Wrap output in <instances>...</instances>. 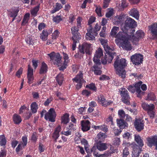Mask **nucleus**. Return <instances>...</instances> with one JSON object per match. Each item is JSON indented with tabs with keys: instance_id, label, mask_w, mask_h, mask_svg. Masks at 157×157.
<instances>
[{
	"instance_id": "f257e3e1",
	"label": "nucleus",
	"mask_w": 157,
	"mask_h": 157,
	"mask_svg": "<svg viewBox=\"0 0 157 157\" xmlns=\"http://www.w3.org/2000/svg\"><path fill=\"white\" fill-rule=\"evenodd\" d=\"M100 40L109 57L108 58L107 55H105V57L101 59V62L104 64H106L107 62L110 63L113 58V56H116V53L114 51V48H110L108 45L107 40L101 39Z\"/></svg>"
},
{
	"instance_id": "f03ea898",
	"label": "nucleus",
	"mask_w": 157,
	"mask_h": 157,
	"mask_svg": "<svg viewBox=\"0 0 157 157\" xmlns=\"http://www.w3.org/2000/svg\"><path fill=\"white\" fill-rule=\"evenodd\" d=\"M119 57L117 56L115 61L114 63V66L116 71V73L121 76L122 78H124L126 76V72L124 68L126 66V60L124 59H121L119 60Z\"/></svg>"
},
{
	"instance_id": "7ed1b4c3",
	"label": "nucleus",
	"mask_w": 157,
	"mask_h": 157,
	"mask_svg": "<svg viewBox=\"0 0 157 157\" xmlns=\"http://www.w3.org/2000/svg\"><path fill=\"white\" fill-rule=\"evenodd\" d=\"M121 29V31H120L117 34L119 30V27L116 26L113 27L110 33L111 36L119 39L121 38L124 39L125 37H126V36H128L127 34L125 32H123L122 28Z\"/></svg>"
},
{
	"instance_id": "20e7f679",
	"label": "nucleus",
	"mask_w": 157,
	"mask_h": 157,
	"mask_svg": "<svg viewBox=\"0 0 157 157\" xmlns=\"http://www.w3.org/2000/svg\"><path fill=\"white\" fill-rule=\"evenodd\" d=\"M128 36H126L124 39L122 38L120 39L122 40V41L121 43L120 46L123 49L126 51H130L132 49V46L131 44L128 41V40L130 39V36L127 34Z\"/></svg>"
},
{
	"instance_id": "39448f33",
	"label": "nucleus",
	"mask_w": 157,
	"mask_h": 157,
	"mask_svg": "<svg viewBox=\"0 0 157 157\" xmlns=\"http://www.w3.org/2000/svg\"><path fill=\"white\" fill-rule=\"evenodd\" d=\"M51 59V60L54 64L57 65L61 63V57L59 53L55 54L52 52L48 54Z\"/></svg>"
},
{
	"instance_id": "423d86ee",
	"label": "nucleus",
	"mask_w": 157,
	"mask_h": 157,
	"mask_svg": "<svg viewBox=\"0 0 157 157\" xmlns=\"http://www.w3.org/2000/svg\"><path fill=\"white\" fill-rule=\"evenodd\" d=\"M119 91L122 97V101L126 104H129L130 98L127 90L124 88H122L119 90Z\"/></svg>"
},
{
	"instance_id": "0eeeda50",
	"label": "nucleus",
	"mask_w": 157,
	"mask_h": 157,
	"mask_svg": "<svg viewBox=\"0 0 157 157\" xmlns=\"http://www.w3.org/2000/svg\"><path fill=\"white\" fill-rule=\"evenodd\" d=\"M56 117V112L53 108H51L45 115L44 118L47 120L54 122Z\"/></svg>"
},
{
	"instance_id": "6e6552de",
	"label": "nucleus",
	"mask_w": 157,
	"mask_h": 157,
	"mask_svg": "<svg viewBox=\"0 0 157 157\" xmlns=\"http://www.w3.org/2000/svg\"><path fill=\"white\" fill-rule=\"evenodd\" d=\"M82 76L83 74L80 72L72 79L73 81L78 83L76 85V88L77 89H80L82 86V83L85 82Z\"/></svg>"
},
{
	"instance_id": "1a4fd4ad",
	"label": "nucleus",
	"mask_w": 157,
	"mask_h": 157,
	"mask_svg": "<svg viewBox=\"0 0 157 157\" xmlns=\"http://www.w3.org/2000/svg\"><path fill=\"white\" fill-rule=\"evenodd\" d=\"M143 56L139 54H136L131 56V60L133 64L138 65L142 63L143 61Z\"/></svg>"
},
{
	"instance_id": "9d476101",
	"label": "nucleus",
	"mask_w": 157,
	"mask_h": 157,
	"mask_svg": "<svg viewBox=\"0 0 157 157\" xmlns=\"http://www.w3.org/2000/svg\"><path fill=\"white\" fill-rule=\"evenodd\" d=\"M136 24L135 21L132 18L129 17L127 18V19L125 21L124 28V29H128L130 28H134L136 26Z\"/></svg>"
},
{
	"instance_id": "9b49d317",
	"label": "nucleus",
	"mask_w": 157,
	"mask_h": 157,
	"mask_svg": "<svg viewBox=\"0 0 157 157\" xmlns=\"http://www.w3.org/2000/svg\"><path fill=\"white\" fill-rule=\"evenodd\" d=\"M103 55V52L101 49L99 48L98 50L96 51L94 58L93 61L96 64H100V60L99 59Z\"/></svg>"
},
{
	"instance_id": "f8f14e48",
	"label": "nucleus",
	"mask_w": 157,
	"mask_h": 157,
	"mask_svg": "<svg viewBox=\"0 0 157 157\" xmlns=\"http://www.w3.org/2000/svg\"><path fill=\"white\" fill-rule=\"evenodd\" d=\"M144 35V33L142 30L137 31L136 32V35L132 36V42L134 44H136V42L139 41V39L143 37Z\"/></svg>"
},
{
	"instance_id": "ddd939ff",
	"label": "nucleus",
	"mask_w": 157,
	"mask_h": 157,
	"mask_svg": "<svg viewBox=\"0 0 157 157\" xmlns=\"http://www.w3.org/2000/svg\"><path fill=\"white\" fill-rule=\"evenodd\" d=\"M149 27L153 39L157 40V23H153Z\"/></svg>"
},
{
	"instance_id": "4468645a",
	"label": "nucleus",
	"mask_w": 157,
	"mask_h": 157,
	"mask_svg": "<svg viewBox=\"0 0 157 157\" xmlns=\"http://www.w3.org/2000/svg\"><path fill=\"white\" fill-rule=\"evenodd\" d=\"M134 125L135 128L138 132L140 131L144 128L143 121L141 120L136 119L134 122Z\"/></svg>"
},
{
	"instance_id": "2eb2a0df",
	"label": "nucleus",
	"mask_w": 157,
	"mask_h": 157,
	"mask_svg": "<svg viewBox=\"0 0 157 157\" xmlns=\"http://www.w3.org/2000/svg\"><path fill=\"white\" fill-rule=\"evenodd\" d=\"M148 146L151 147L152 146L155 147V149L157 150V136H154L151 138H148Z\"/></svg>"
},
{
	"instance_id": "dca6fc26",
	"label": "nucleus",
	"mask_w": 157,
	"mask_h": 157,
	"mask_svg": "<svg viewBox=\"0 0 157 157\" xmlns=\"http://www.w3.org/2000/svg\"><path fill=\"white\" fill-rule=\"evenodd\" d=\"M155 106L153 104H148V115L150 118L153 119L155 115Z\"/></svg>"
},
{
	"instance_id": "f3484780",
	"label": "nucleus",
	"mask_w": 157,
	"mask_h": 157,
	"mask_svg": "<svg viewBox=\"0 0 157 157\" xmlns=\"http://www.w3.org/2000/svg\"><path fill=\"white\" fill-rule=\"evenodd\" d=\"M27 78L28 80V83L29 84L31 83L34 79L33 69L31 67V66L30 65H29L28 66Z\"/></svg>"
},
{
	"instance_id": "a211bd4d",
	"label": "nucleus",
	"mask_w": 157,
	"mask_h": 157,
	"mask_svg": "<svg viewBox=\"0 0 157 157\" xmlns=\"http://www.w3.org/2000/svg\"><path fill=\"white\" fill-rule=\"evenodd\" d=\"M81 124L82 129L83 131H87L90 129V123L88 120L81 121Z\"/></svg>"
},
{
	"instance_id": "6ab92c4d",
	"label": "nucleus",
	"mask_w": 157,
	"mask_h": 157,
	"mask_svg": "<svg viewBox=\"0 0 157 157\" xmlns=\"http://www.w3.org/2000/svg\"><path fill=\"white\" fill-rule=\"evenodd\" d=\"M79 29L77 27H73L71 28V30L73 35L72 38V39H76V40L80 39V35L79 33H78Z\"/></svg>"
},
{
	"instance_id": "aec40b11",
	"label": "nucleus",
	"mask_w": 157,
	"mask_h": 157,
	"mask_svg": "<svg viewBox=\"0 0 157 157\" xmlns=\"http://www.w3.org/2000/svg\"><path fill=\"white\" fill-rule=\"evenodd\" d=\"M98 101L102 106L105 107H106L110 105L112 103L111 101H107L104 96H101L98 98Z\"/></svg>"
},
{
	"instance_id": "412c9836",
	"label": "nucleus",
	"mask_w": 157,
	"mask_h": 157,
	"mask_svg": "<svg viewBox=\"0 0 157 157\" xmlns=\"http://www.w3.org/2000/svg\"><path fill=\"white\" fill-rule=\"evenodd\" d=\"M61 129V127L60 125L58 126L55 129L53 133L52 137L55 140V141L56 142L57 139L59 136V132Z\"/></svg>"
},
{
	"instance_id": "4be33fe9",
	"label": "nucleus",
	"mask_w": 157,
	"mask_h": 157,
	"mask_svg": "<svg viewBox=\"0 0 157 157\" xmlns=\"http://www.w3.org/2000/svg\"><path fill=\"white\" fill-rule=\"evenodd\" d=\"M97 33L94 31L91 33H87L86 34V37L87 40H95V36H96L97 35Z\"/></svg>"
},
{
	"instance_id": "5701e85b",
	"label": "nucleus",
	"mask_w": 157,
	"mask_h": 157,
	"mask_svg": "<svg viewBox=\"0 0 157 157\" xmlns=\"http://www.w3.org/2000/svg\"><path fill=\"white\" fill-rule=\"evenodd\" d=\"M19 11V8L18 7H15L11 10L10 15L11 17L13 18L12 21L15 20Z\"/></svg>"
},
{
	"instance_id": "b1692460",
	"label": "nucleus",
	"mask_w": 157,
	"mask_h": 157,
	"mask_svg": "<svg viewBox=\"0 0 157 157\" xmlns=\"http://www.w3.org/2000/svg\"><path fill=\"white\" fill-rule=\"evenodd\" d=\"M122 31L123 32H125L126 33L129 35L130 36V39H131L132 40V36H134L133 34L135 32V30L133 28H130L128 29H122Z\"/></svg>"
},
{
	"instance_id": "393cba45",
	"label": "nucleus",
	"mask_w": 157,
	"mask_h": 157,
	"mask_svg": "<svg viewBox=\"0 0 157 157\" xmlns=\"http://www.w3.org/2000/svg\"><path fill=\"white\" fill-rule=\"evenodd\" d=\"M130 15L134 17L137 20H138L139 17V13L137 10L135 8L132 9L129 13Z\"/></svg>"
},
{
	"instance_id": "a878e982",
	"label": "nucleus",
	"mask_w": 157,
	"mask_h": 157,
	"mask_svg": "<svg viewBox=\"0 0 157 157\" xmlns=\"http://www.w3.org/2000/svg\"><path fill=\"white\" fill-rule=\"evenodd\" d=\"M124 17V16L123 15H117L114 18L113 22L115 24H118L123 21Z\"/></svg>"
},
{
	"instance_id": "bb28decb",
	"label": "nucleus",
	"mask_w": 157,
	"mask_h": 157,
	"mask_svg": "<svg viewBox=\"0 0 157 157\" xmlns=\"http://www.w3.org/2000/svg\"><path fill=\"white\" fill-rule=\"evenodd\" d=\"M48 66L47 64L43 62L42 63L39 71V73L41 74H44L46 73L48 71Z\"/></svg>"
},
{
	"instance_id": "cd10ccee",
	"label": "nucleus",
	"mask_w": 157,
	"mask_h": 157,
	"mask_svg": "<svg viewBox=\"0 0 157 157\" xmlns=\"http://www.w3.org/2000/svg\"><path fill=\"white\" fill-rule=\"evenodd\" d=\"M117 125L120 128H124L127 126V123L121 119L117 120Z\"/></svg>"
},
{
	"instance_id": "c85d7f7f",
	"label": "nucleus",
	"mask_w": 157,
	"mask_h": 157,
	"mask_svg": "<svg viewBox=\"0 0 157 157\" xmlns=\"http://www.w3.org/2000/svg\"><path fill=\"white\" fill-rule=\"evenodd\" d=\"M97 148L98 150L102 151L106 150L107 148V144L105 143L98 142L97 144Z\"/></svg>"
},
{
	"instance_id": "c756f323",
	"label": "nucleus",
	"mask_w": 157,
	"mask_h": 157,
	"mask_svg": "<svg viewBox=\"0 0 157 157\" xmlns=\"http://www.w3.org/2000/svg\"><path fill=\"white\" fill-rule=\"evenodd\" d=\"M91 45L90 44L87 43H83V46L84 47L85 52L86 53L89 55L91 54Z\"/></svg>"
},
{
	"instance_id": "7c9ffc66",
	"label": "nucleus",
	"mask_w": 157,
	"mask_h": 157,
	"mask_svg": "<svg viewBox=\"0 0 157 157\" xmlns=\"http://www.w3.org/2000/svg\"><path fill=\"white\" fill-rule=\"evenodd\" d=\"M135 140L138 144L140 146L142 147L144 145L143 140L139 135L135 134L134 135Z\"/></svg>"
},
{
	"instance_id": "2f4dec72",
	"label": "nucleus",
	"mask_w": 157,
	"mask_h": 157,
	"mask_svg": "<svg viewBox=\"0 0 157 157\" xmlns=\"http://www.w3.org/2000/svg\"><path fill=\"white\" fill-rule=\"evenodd\" d=\"M142 84V82L141 81H140L136 83L134 86L136 89V91L137 93H138V94L137 95V96L138 97H140V95L141 92L140 89Z\"/></svg>"
},
{
	"instance_id": "473e14b6",
	"label": "nucleus",
	"mask_w": 157,
	"mask_h": 157,
	"mask_svg": "<svg viewBox=\"0 0 157 157\" xmlns=\"http://www.w3.org/2000/svg\"><path fill=\"white\" fill-rule=\"evenodd\" d=\"M13 121L16 124H19L21 121L20 116L17 114H14L13 117Z\"/></svg>"
},
{
	"instance_id": "72a5a7b5",
	"label": "nucleus",
	"mask_w": 157,
	"mask_h": 157,
	"mask_svg": "<svg viewBox=\"0 0 157 157\" xmlns=\"http://www.w3.org/2000/svg\"><path fill=\"white\" fill-rule=\"evenodd\" d=\"M63 7L59 3H56L55 7L51 11V13H54L56 12L59 11Z\"/></svg>"
},
{
	"instance_id": "f704fd0d",
	"label": "nucleus",
	"mask_w": 157,
	"mask_h": 157,
	"mask_svg": "<svg viewBox=\"0 0 157 157\" xmlns=\"http://www.w3.org/2000/svg\"><path fill=\"white\" fill-rule=\"evenodd\" d=\"M31 108L32 113H36L37 112V109L38 108V105L36 102L32 103L31 105Z\"/></svg>"
},
{
	"instance_id": "c9c22d12",
	"label": "nucleus",
	"mask_w": 157,
	"mask_h": 157,
	"mask_svg": "<svg viewBox=\"0 0 157 157\" xmlns=\"http://www.w3.org/2000/svg\"><path fill=\"white\" fill-rule=\"evenodd\" d=\"M69 115L67 113L65 114L62 117V123L66 124L69 121Z\"/></svg>"
},
{
	"instance_id": "e433bc0d",
	"label": "nucleus",
	"mask_w": 157,
	"mask_h": 157,
	"mask_svg": "<svg viewBox=\"0 0 157 157\" xmlns=\"http://www.w3.org/2000/svg\"><path fill=\"white\" fill-rule=\"evenodd\" d=\"M63 75L60 73L56 77V80L58 84L61 86L62 84L63 81Z\"/></svg>"
},
{
	"instance_id": "4c0bfd02",
	"label": "nucleus",
	"mask_w": 157,
	"mask_h": 157,
	"mask_svg": "<svg viewBox=\"0 0 157 157\" xmlns=\"http://www.w3.org/2000/svg\"><path fill=\"white\" fill-rule=\"evenodd\" d=\"M82 144L84 145L85 150L86 152L88 154L90 152L89 149L88 147V143L87 141L85 139H83L81 141Z\"/></svg>"
},
{
	"instance_id": "58836bf2",
	"label": "nucleus",
	"mask_w": 157,
	"mask_h": 157,
	"mask_svg": "<svg viewBox=\"0 0 157 157\" xmlns=\"http://www.w3.org/2000/svg\"><path fill=\"white\" fill-rule=\"evenodd\" d=\"M106 135L105 133L100 132L97 135V138L100 140V141H103L105 139L106 137Z\"/></svg>"
},
{
	"instance_id": "ea45409f",
	"label": "nucleus",
	"mask_w": 157,
	"mask_h": 157,
	"mask_svg": "<svg viewBox=\"0 0 157 157\" xmlns=\"http://www.w3.org/2000/svg\"><path fill=\"white\" fill-rule=\"evenodd\" d=\"M29 16L30 14L29 13H27L25 15L22 21V25H25L28 22L29 17Z\"/></svg>"
},
{
	"instance_id": "a19ab883",
	"label": "nucleus",
	"mask_w": 157,
	"mask_h": 157,
	"mask_svg": "<svg viewBox=\"0 0 157 157\" xmlns=\"http://www.w3.org/2000/svg\"><path fill=\"white\" fill-rule=\"evenodd\" d=\"M156 99L155 94L153 92H150L148 94V101H154Z\"/></svg>"
},
{
	"instance_id": "79ce46f5",
	"label": "nucleus",
	"mask_w": 157,
	"mask_h": 157,
	"mask_svg": "<svg viewBox=\"0 0 157 157\" xmlns=\"http://www.w3.org/2000/svg\"><path fill=\"white\" fill-rule=\"evenodd\" d=\"M63 57L64 59L63 64L65 65H67V64L69 62V60L68 59L69 57L68 55L67 54L64 52L63 53Z\"/></svg>"
},
{
	"instance_id": "37998d69",
	"label": "nucleus",
	"mask_w": 157,
	"mask_h": 157,
	"mask_svg": "<svg viewBox=\"0 0 157 157\" xmlns=\"http://www.w3.org/2000/svg\"><path fill=\"white\" fill-rule=\"evenodd\" d=\"M6 140L4 135L0 136V145L1 146L5 145L6 144Z\"/></svg>"
},
{
	"instance_id": "c03bdc74",
	"label": "nucleus",
	"mask_w": 157,
	"mask_h": 157,
	"mask_svg": "<svg viewBox=\"0 0 157 157\" xmlns=\"http://www.w3.org/2000/svg\"><path fill=\"white\" fill-rule=\"evenodd\" d=\"M39 5H38L31 10V13L33 16H35L39 10Z\"/></svg>"
},
{
	"instance_id": "a18cd8bd",
	"label": "nucleus",
	"mask_w": 157,
	"mask_h": 157,
	"mask_svg": "<svg viewBox=\"0 0 157 157\" xmlns=\"http://www.w3.org/2000/svg\"><path fill=\"white\" fill-rule=\"evenodd\" d=\"M63 17L61 16H56L53 18V21L56 23H58L62 20Z\"/></svg>"
},
{
	"instance_id": "49530a36",
	"label": "nucleus",
	"mask_w": 157,
	"mask_h": 157,
	"mask_svg": "<svg viewBox=\"0 0 157 157\" xmlns=\"http://www.w3.org/2000/svg\"><path fill=\"white\" fill-rule=\"evenodd\" d=\"M26 145H24L22 143H20L16 149V151L17 152H19L20 150L24 148Z\"/></svg>"
},
{
	"instance_id": "de8ad7c7",
	"label": "nucleus",
	"mask_w": 157,
	"mask_h": 157,
	"mask_svg": "<svg viewBox=\"0 0 157 157\" xmlns=\"http://www.w3.org/2000/svg\"><path fill=\"white\" fill-rule=\"evenodd\" d=\"M26 145H24L22 143H20L16 149V151L17 152H19L20 150L24 148Z\"/></svg>"
},
{
	"instance_id": "09e8293b",
	"label": "nucleus",
	"mask_w": 157,
	"mask_h": 157,
	"mask_svg": "<svg viewBox=\"0 0 157 157\" xmlns=\"http://www.w3.org/2000/svg\"><path fill=\"white\" fill-rule=\"evenodd\" d=\"M86 87V88H89V89L95 91H96L97 90V88L95 84L93 83L87 85Z\"/></svg>"
},
{
	"instance_id": "8fccbe9b",
	"label": "nucleus",
	"mask_w": 157,
	"mask_h": 157,
	"mask_svg": "<svg viewBox=\"0 0 157 157\" xmlns=\"http://www.w3.org/2000/svg\"><path fill=\"white\" fill-rule=\"evenodd\" d=\"M133 144L135 146H134L133 147H131L132 148L133 151L134 152V153L135 154L136 153V155L138 154L137 156H138L139 152V147L136 144H135L133 143Z\"/></svg>"
},
{
	"instance_id": "3c124183",
	"label": "nucleus",
	"mask_w": 157,
	"mask_h": 157,
	"mask_svg": "<svg viewBox=\"0 0 157 157\" xmlns=\"http://www.w3.org/2000/svg\"><path fill=\"white\" fill-rule=\"evenodd\" d=\"M25 40L26 43L29 45H33V40L31 36L26 38Z\"/></svg>"
},
{
	"instance_id": "603ef678",
	"label": "nucleus",
	"mask_w": 157,
	"mask_h": 157,
	"mask_svg": "<svg viewBox=\"0 0 157 157\" xmlns=\"http://www.w3.org/2000/svg\"><path fill=\"white\" fill-rule=\"evenodd\" d=\"M118 113L120 117L122 119L125 118L126 114L124 112L123 110H119L118 111Z\"/></svg>"
},
{
	"instance_id": "864d4df0",
	"label": "nucleus",
	"mask_w": 157,
	"mask_h": 157,
	"mask_svg": "<svg viewBox=\"0 0 157 157\" xmlns=\"http://www.w3.org/2000/svg\"><path fill=\"white\" fill-rule=\"evenodd\" d=\"M122 145L125 148H128V147H133L134 145L132 144H130L129 143L124 141Z\"/></svg>"
},
{
	"instance_id": "5fc2aeb1",
	"label": "nucleus",
	"mask_w": 157,
	"mask_h": 157,
	"mask_svg": "<svg viewBox=\"0 0 157 157\" xmlns=\"http://www.w3.org/2000/svg\"><path fill=\"white\" fill-rule=\"evenodd\" d=\"M97 147L94 146L91 149V151L93 152V154L94 155L99 156V155L98 154V153L97 152Z\"/></svg>"
},
{
	"instance_id": "6e6d98bb",
	"label": "nucleus",
	"mask_w": 157,
	"mask_h": 157,
	"mask_svg": "<svg viewBox=\"0 0 157 157\" xmlns=\"http://www.w3.org/2000/svg\"><path fill=\"white\" fill-rule=\"evenodd\" d=\"M112 154L109 151H105L104 154L99 155V157H108L110 156Z\"/></svg>"
},
{
	"instance_id": "4d7b16f0",
	"label": "nucleus",
	"mask_w": 157,
	"mask_h": 157,
	"mask_svg": "<svg viewBox=\"0 0 157 157\" xmlns=\"http://www.w3.org/2000/svg\"><path fill=\"white\" fill-rule=\"evenodd\" d=\"M67 128L69 130H73L74 131L76 129V126L74 125L73 124L70 123L69 124L68 127H67Z\"/></svg>"
},
{
	"instance_id": "13d9d810",
	"label": "nucleus",
	"mask_w": 157,
	"mask_h": 157,
	"mask_svg": "<svg viewBox=\"0 0 157 157\" xmlns=\"http://www.w3.org/2000/svg\"><path fill=\"white\" fill-rule=\"evenodd\" d=\"M59 32L58 30H56L52 34L53 38L56 39V38L59 36Z\"/></svg>"
},
{
	"instance_id": "bf43d9fd",
	"label": "nucleus",
	"mask_w": 157,
	"mask_h": 157,
	"mask_svg": "<svg viewBox=\"0 0 157 157\" xmlns=\"http://www.w3.org/2000/svg\"><path fill=\"white\" fill-rule=\"evenodd\" d=\"M122 157H127L129 154V152L128 151V148H125L124 149L122 153Z\"/></svg>"
},
{
	"instance_id": "052dcab7",
	"label": "nucleus",
	"mask_w": 157,
	"mask_h": 157,
	"mask_svg": "<svg viewBox=\"0 0 157 157\" xmlns=\"http://www.w3.org/2000/svg\"><path fill=\"white\" fill-rule=\"evenodd\" d=\"M37 139L36 133V132L33 133L31 136V140L34 142H36Z\"/></svg>"
},
{
	"instance_id": "680f3d73",
	"label": "nucleus",
	"mask_w": 157,
	"mask_h": 157,
	"mask_svg": "<svg viewBox=\"0 0 157 157\" xmlns=\"http://www.w3.org/2000/svg\"><path fill=\"white\" fill-rule=\"evenodd\" d=\"M128 90L132 93H134L136 91V89L134 86L130 85L127 88Z\"/></svg>"
},
{
	"instance_id": "e2e57ef3",
	"label": "nucleus",
	"mask_w": 157,
	"mask_h": 157,
	"mask_svg": "<svg viewBox=\"0 0 157 157\" xmlns=\"http://www.w3.org/2000/svg\"><path fill=\"white\" fill-rule=\"evenodd\" d=\"M22 141L20 143H22L24 144V145H26L27 143V138L26 136H23L22 137Z\"/></svg>"
},
{
	"instance_id": "0e129e2a",
	"label": "nucleus",
	"mask_w": 157,
	"mask_h": 157,
	"mask_svg": "<svg viewBox=\"0 0 157 157\" xmlns=\"http://www.w3.org/2000/svg\"><path fill=\"white\" fill-rule=\"evenodd\" d=\"M82 19L80 17H78L77 19V27L78 28H81V21Z\"/></svg>"
},
{
	"instance_id": "69168bd1",
	"label": "nucleus",
	"mask_w": 157,
	"mask_h": 157,
	"mask_svg": "<svg viewBox=\"0 0 157 157\" xmlns=\"http://www.w3.org/2000/svg\"><path fill=\"white\" fill-rule=\"evenodd\" d=\"M120 138H115L113 141V144L115 145H118L120 144Z\"/></svg>"
},
{
	"instance_id": "338daca9",
	"label": "nucleus",
	"mask_w": 157,
	"mask_h": 157,
	"mask_svg": "<svg viewBox=\"0 0 157 157\" xmlns=\"http://www.w3.org/2000/svg\"><path fill=\"white\" fill-rule=\"evenodd\" d=\"M32 94L33 98H34L37 99L40 97L39 94L38 92H33L32 93Z\"/></svg>"
},
{
	"instance_id": "774afa93",
	"label": "nucleus",
	"mask_w": 157,
	"mask_h": 157,
	"mask_svg": "<svg viewBox=\"0 0 157 157\" xmlns=\"http://www.w3.org/2000/svg\"><path fill=\"white\" fill-rule=\"evenodd\" d=\"M121 2V6L123 8H124L128 6V3H126V0H122Z\"/></svg>"
}]
</instances>
